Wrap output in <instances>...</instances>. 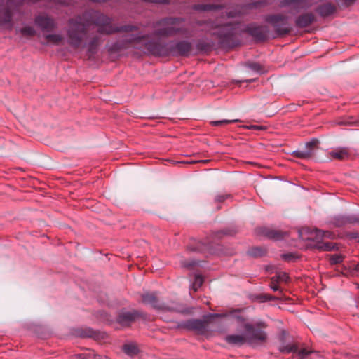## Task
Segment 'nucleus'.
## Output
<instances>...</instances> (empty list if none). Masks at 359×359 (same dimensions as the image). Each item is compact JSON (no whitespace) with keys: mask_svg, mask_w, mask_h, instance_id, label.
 I'll use <instances>...</instances> for the list:
<instances>
[{"mask_svg":"<svg viewBox=\"0 0 359 359\" xmlns=\"http://www.w3.org/2000/svg\"><path fill=\"white\" fill-rule=\"evenodd\" d=\"M207 161H208L203 160V164H204L205 162H207Z\"/></svg>","mask_w":359,"mask_h":359,"instance_id":"obj_47","label":"nucleus"},{"mask_svg":"<svg viewBox=\"0 0 359 359\" xmlns=\"http://www.w3.org/2000/svg\"><path fill=\"white\" fill-rule=\"evenodd\" d=\"M123 352L129 355L134 356L139 353L140 350L135 344H126L123 346Z\"/></svg>","mask_w":359,"mask_h":359,"instance_id":"obj_19","label":"nucleus"},{"mask_svg":"<svg viewBox=\"0 0 359 359\" xmlns=\"http://www.w3.org/2000/svg\"><path fill=\"white\" fill-rule=\"evenodd\" d=\"M87 48L86 55L88 59L92 60L97 53V48L96 47L86 46Z\"/></svg>","mask_w":359,"mask_h":359,"instance_id":"obj_27","label":"nucleus"},{"mask_svg":"<svg viewBox=\"0 0 359 359\" xmlns=\"http://www.w3.org/2000/svg\"><path fill=\"white\" fill-rule=\"evenodd\" d=\"M278 283H272V281L271 280V285L270 287L273 291H278L280 290V287L277 285Z\"/></svg>","mask_w":359,"mask_h":359,"instance_id":"obj_35","label":"nucleus"},{"mask_svg":"<svg viewBox=\"0 0 359 359\" xmlns=\"http://www.w3.org/2000/svg\"><path fill=\"white\" fill-rule=\"evenodd\" d=\"M250 128L251 129H261L262 127L261 126H255V125H253V126H251L250 127Z\"/></svg>","mask_w":359,"mask_h":359,"instance_id":"obj_41","label":"nucleus"},{"mask_svg":"<svg viewBox=\"0 0 359 359\" xmlns=\"http://www.w3.org/2000/svg\"><path fill=\"white\" fill-rule=\"evenodd\" d=\"M126 33L121 39L108 46V52L109 53H117L128 48L129 46H133L134 48L140 50L144 53L147 54L146 45L147 41H149V36L147 34L142 35L140 33Z\"/></svg>","mask_w":359,"mask_h":359,"instance_id":"obj_5","label":"nucleus"},{"mask_svg":"<svg viewBox=\"0 0 359 359\" xmlns=\"http://www.w3.org/2000/svg\"><path fill=\"white\" fill-rule=\"evenodd\" d=\"M203 11L205 10V6L203 5Z\"/></svg>","mask_w":359,"mask_h":359,"instance_id":"obj_48","label":"nucleus"},{"mask_svg":"<svg viewBox=\"0 0 359 359\" xmlns=\"http://www.w3.org/2000/svg\"><path fill=\"white\" fill-rule=\"evenodd\" d=\"M344 221L348 222V224H359V215H352L347 216V218H344Z\"/></svg>","mask_w":359,"mask_h":359,"instance_id":"obj_28","label":"nucleus"},{"mask_svg":"<svg viewBox=\"0 0 359 359\" xmlns=\"http://www.w3.org/2000/svg\"><path fill=\"white\" fill-rule=\"evenodd\" d=\"M157 25L160 27L154 31V34L156 36L170 37L181 34L190 38L195 36V34L185 26V19L183 18H164Z\"/></svg>","mask_w":359,"mask_h":359,"instance_id":"obj_4","label":"nucleus"},{"mask_svg":"<svg viewBox=\"0 0 359 359\" xmlns=\"http://www.w3.org/2000/svg\"><path fill=\"white\" fill-rule=\"evenodd\" d=\"M291 3L299 4L302 0H290Z\"/></svg>","mask_w":359,"mask_h":359,"instance_id":"obj_42","label":"nucleus"},{"mask_svg":"<svg viewBox=\"0 0 359 359\" xmlns=\"http://www.w3.org/2000/svg\"><path fill=\"white\" fill-rule=\"evenodd\" d=\"M145 316L146 313L137 310H133L131 311L121 310L116 317V322L122 326L128 327L137 318H144Z\"/></svg>","mask_w":359,"mask_h":359,"instance_id":"obj_8","label":"nucleus"},{"mask_svg":"<svg viewBox=\"0 0 359 359\" xmlns=\"http://www.w3.org/2000/svg\"><path fill=\"white\" fill-rule=\"evenodd\" d=\"M225 196H219L217 198V200L219 202L224 201Z\"/></svg>","mask_w":359,"mask_h":359,"instance_id":"obj_39","label":"nucleus"},{"mask_svg":"<svg viewBox=\"0 0 359 359\" xmlns=\"http://www.w3.org/2000/svg\"><path fill=\"white\" fill-rule=\"evenodd\" d=\"M142 302L147 305H150L156 310L168 311L180 313H191L190 309L184 306L182 304L172 302L170 305H167L160 302L156 292H146L141 294Z\"/></svg>","mask_w":359,"mask_h":359,"instance_id":"obj_6","label":"nucleus"},{"mask_svg":"<svg viewBox=\"0 0 359 359\" xmlns=\"http://www.w3.org/2000/svg\"><path fill=\"white\" fill-rule=\"evenodd\" d=\"M283 20H284V18H283L281 15H273L270 18V21L273 24H274V25L276 27L277 32L281 34H287L290 31V29L287 27H278L276 24L279 22H282Z\"/></svg>","mask_w":359,"mask_h":359,"instance_id":"obj_18","label":"nucleus"},{"mask_svg":"<svg viewBox=\"0 0 359 359\" xmlns=\"http://www.w3.org/2000/svg\"><path fill=\"white\" fill-rule=\"evenodd\" d=\"M78 359H97V358H100L99 355H96L93 351L88 353H80L75 355Z\"/></svg>","mask_w":359,"mask_h":359,"instance_id":"obj_26","label":"nucleus"},{"mask_svg":"<svg viewBox=\"0 0 359 359\" xmlns=\"http://www.w3.org/2000/svg\"><path fill=\"white\" fill-rule=\"evenodd\" d=\"M206 318H207L206 316H203V323L207 320Z\"/></svg>","mask_w":359,"mask_h":359,"instance_id":"obj_44","label":"nucleus"},{"mask_svg":"<svg viewBox=\"0 0 359 359\" xmlns=\"http://www.w3.org/2000/svg\"><path fill=\"white\" fill-rule=\"evenodd\" d=\"M318 141L316 139L306 143V149L303 150H297L293 152V155L300 158H309L313 154V149L316 147Z\"/></svg>","mask_w":359,"mask_h":359,"instance_id":"obj_13","label":"nucleus"},{"mask_svg":"<svg viewBox=\"0 0 359 359\" xmlns=\"http://www.w3.org/2000/svg\"><path fill=\"white\" fill-rule=\"evenodd\" d=\"M187 250L191 252H196V251H198L199 250V248L198 247H192L191 245H189V246H187Z\"/></svg>","mask_w":359,"mask_h":359,"instance_id":"obj_38","label":"nucleus"},{"mask_svg":"<svg viewBox=\"0 0 359 359\" xmlns=\"http://www.w3.org/2000/svg\"><path fill=\"white\" fill-rule=\"evenodd\" d=\"M201 261L189 260L183 262V266L190 270H194L196 266H199Z\"/></svg>","mask_w":359,"mask_h":359,"instance_id":"obj_25","label":"nucleus"},{"mask_svg":"<svg viewBox=\"0 0 359 359\" xmlns=\"http://www.w3.org/2000/svg\"><path fill=\"white\" fill-rule=\"evenodd\" d=\"M45 39H46L49 42L55 44L60 45L62 41L63 40V37L62 35L58 34H49L44 35Z\"/></svg>","mask_w":359,"mask_h":359,"instance_id":"obj_22","label":"nucleus"},{"mask_svg":"<svg viewBox=\"0 0 359 359\" xmlns=\"http://www.w3.org/2000/svg\"><path fill=\"white\" fill-rule=\"evenodd\" d=\"M270 237L273 238H275V239H279L280 238L279 233H276V232H272L270 235H269Z\"/></svg>","mask_w":359,"mask_h":359,"instance_id":"obj_37","label":"nucleus"},{"mask_svg":"<svg viewBox=\"0 0 359 359\" xmlns=\"http://www.w3.org/2000/svg\"><path fill=\"white\" fill-rule=\"evenodd\" d=\"M147 54L157 57H187L193 50V44L187 40L170 41L163 43L160 40L149 39L146 45Z\"/></svg>","mask_w":359,"mask_h":359,"instance_id":"obj_1","label":"nucleus"},{"mask_svg":"<svg viewBox=\"0 0 359 359\" xmlns=\"http://www.w3.org/2000/svg\"><path fill=\"white\" fill-rule=\"evenodd\" d=\"M168 0H160V2L161 3H166Z\"/></svg>","mask_w":359,"mask_h":359,"instance_id":"obj_43","label":"nucleus"},{"mask_svg":"<svg viewBox=\"0 0 359 359\" xmlns=\"http://www.w3.org/2000/svg\"><path fill=\"white\" fill-rule=\"evenodd\" d=\"M344 218H347V216H338L334 218V224L337 226H341L348 224V222L344 221Z\"/></svg>","mask_w":359,"mask_h":359,"instance_id":"obj_29","label":"nucleus"},{"mask_svg":"<svg viewBox=\"0 0 359 359\" xmlns=\"http://www.w3.org/2000/svg\"><path fill=\"white\" fill-rule=\"evenodd\" d=\"M184 163L188 164V165H199L202 163V160H196V161H185L183 162Z\"/></svg>","mask_w":359,"mask_h":359,"instance_id":"obj_33","label":"nucleus"},{"mask_svg":"<svg viewBox=\"0 0 359 359\" xmlns=\"http://www.w3.org/2000/svg\"><path fill=\"white\" fill-rule=\"evenodd\" d=\"M93 32V24L89 21H83L79 18H71L68 20L67 37L68 44L77 49L89 38Z\"/></svg>","mask_w":359,"mask_h":359,"instance_id":"obj_3","label":"nucleus"},{"mask_svg":"<svg viewBox=\"0 0 359 359\" xmlns=\"http://www.w3.org/2000/svg\"><path fill=\"white\" fill-rule=\"evenodd\" d=\"M34 24L42 32H50L57 28V23L54 18L45 13L37 15L34 18Z\"/></svg>","mask_w":359,"mask_h":359,"instance_id":"obj_9","label":"nucleus"},{"mask_svg":"<svg viewBox=\"0 0 359 359\" xmlns=\"http://www.w3.org/2000/svg\"><path fill=\"white\" fill-rule=\"evenodd\" d=\"M15 32L17 33L20 32L22 36L29 37L34 36L36 34V30L30 26H25L22 28H16Z\"/></svg>","mask_w":359,"mask_h":359,"instance_id":"obj_21","label":"nucleus"},{"mask_svg":"<svg viewBox=\"0 0 359 359\" xmlns=\"http://www.w3.org/2000/svg\"><path fill=\"white\" fill-rule=\"evenodd\" d=\"M255 252H253V254L255 255H260V250L259 249H255Z\"/></svg>","mask_w":359,"mask_h":359,"instance_id":"obj_40","label":"nucleus"},{"mask_svg":"<svg viewBox=\"0 0 359 359\" xmlns=\"http://www.w3.org/2000/svg\"><path fill=\"white\" fill-rule=\"evenodd\" d=\"M280 351L285 353L295 354L297 359H318L319 354L316 352L307 351L305 348L299 349L295 344H288L283 347Z\"/></svg>","mask_w":359,"mask_h":359,"instance_id":"obj_10","label":"nucleus"},{"mask_svg":"<svg viewBox=\"0 0 359 359\" xmlns=\"http://www.w3.org/2000/svg\"><path fill=\"white\" fill-rule=\"evenodd\" d=\"M335 8L330 4H325L318 7V12L322 16H327L334 11Z\"/></svg>","mask_w":359,"mask_h":359,"instance_id":"obj_20","label":"nucleus"},{"mask_svg":"<svg viewBox=\"0 0 359 359\" xmlns=\"http://www.w3.org/2000/svg\"><path fill=\"white\" fill-rule=\"evenodd\" d=\"M202 286V274L200 272L194 273V280L190 289V294L194 297L193 293L197 292Z\"/></svg>","mask_w":359,"mask_h":359,"instance_id":"obj_17","label":"nucleus"},{"mask_svg":"<svg viewBox=\"0 0 359 359\" xmlns=\"http://www.w3.org/2000/svg\"><path fill=\"white\" fill-rule=\"evenodd\" d=\"M289 276L286 273L281 272L271 278L272 283L279 282H287Z\"/></svg>","mask_w":359,"mask_h":359,"instance_id":"obj_24","label":"nucleus"},{"mask_svg":"<svg viewBox=\"0 0 359 359\" xmlns=\"http://www.w3.org/2000/svg\"><path fill=\"white\" fill-rule=\"evenodd\" d=\"M225 341L232 346H241L248 344L256 346L264 343L267 339L266 333L257 326L245 323L241 332L228 334L224 338Z\"/></svg>","mask_w":359,"mask_h":359,"instance_id":"obj_2","label":"nucleus"},{"mask_svg":"<svg viewBox=\"0 0 359 359\" xmlns=\"http://www.w3.org/2000/svg\"><path fill=\"white\" fill-rule=\"evenodd\" d=\"M90 37V41L88 43L83 42L82 44V47L85 48L86 46H91V47H96L98 48L99 42H100V37L97 35H94Z\"/></svg>","mask_w":359,"mask_h":359,"instance_id":"obj_23","label":"nucleus"},{"mask_svg":"<svg viewBox=\"0 0 359 359\" xmlns=\"http://www.w3.org/2000/svg\"><path fill=\"white\" fill-rule=\"evenodd\" d=\"M4 0H0V27L7 30H12L14 26L13 11L8 6H2Z\"/></svg>","mask_w":359,"mask_h":359,"instance_id":"obj_11","label":"nucleus"},{"mask_svg":"<svg viewBox=\"0 0 359 359\" xmlns=\"http://www.w3.org/2000/svg\"><path fill=\"white\" fill-rule=\"evenodd\" d=\"M330 156L338 159V160H345L348 158L350 156L349 151L346 147H339L337 148L332 151H331L330 153Z\"/></svg>","mask_w":359,"mask_h":359,"instance_id":"obj_15","label":"nucleus"},{"mask_svg":"<svg viewBox=\"0 0 359 359\" xmlns=\"http://www.w3.org/2000/svg\"><path fill=\"white\" fill-rule=\"evenodd\" d=\"M314 20V16L311 13L303 14L299 16L296 20V24L300 27H305L309 25Z\"/></svg>","mask_w":359,"mask_h":359,"instance_id":"obj_16","label":"nucleus"},{"mask_svg":"<svg viewBox=\"0 0 359 359\" xmlns=\"http://www.w3.org/2000/svg\"><path fill=\"white\" fill-rule=\"evenodd\" d=\"M200 46H201V43H198L197 44V46H198V49H200Z\"/></svg>","mask_w":359,"mask_h":359,"instance_id":"obj_46","label":"nucleus"},{"mask_svg":"<svg viewBox=\"0 0 359 359\" xmlns=\"http://www.w3.org/2000/svg\"><path fill=\"white\" fill-rule=\"evenodd\" d=\"M236 120L222 119L220 121H212L211 124L215 126H220L235 122Z\"/></svg>","mask_w":359,"mask_h":359,"instance_id":"obj_30","label":"nucleus"},{"mask_svg":"<svg viewBox=\"0 0 359 359\" xmlns=\"http://www.w3.org/2000/svg\"><path fill=\"white\" fill-rule=\"evenodd\" d=\"M176 328L187 331L202 332V319H189L177 322Z\"/></svg>","mask_w":359,"mask_h":359,"instance_id":"obj_12","label":"nucleus"},{"mask_svg":"<svg viewBox=\"0 0 359 359\" xmlns=\"http://www.w3.org/2000/svg\"><path fill=\"white\" fill-rule=\"evenodd\" d=\"M229 316H232V317L235 318L238 322L243 320V319H241V317L238 316V312L237 311L231 312L229 314Z\"/></svg>","mask_w":359,"mask_h":359,"instance_id":"obj_34","label":"nucleus"},{"mask_svg":"<svg viewBox=\"0 0 359 359\" xmlns=\"http://www.w3.org/2000/svg\"><path fill=\"white\" fill-rule=\"evenodd\" d=\"M250 68L255 72H260L262 71V67L259 63L253 62L250 64Z\"/></svg>","mask_w":359,"mask_h":359,"instance_id":"obj_32","label":"nucleus"},{"mask_svg":"<svg viewBox=\"0 0 359 359\" xmlns=\"http://www.w3.org/2000/svg\"><path fill=\"white\" fill-rule=\"evenodd\" d=\"M74 334L81 338H93L99 339L100 333L93 330L90 327L78 328L75 330Z\"/></svg>","mask_w":359,"mask_h":359,"instance_id":"obj_14","label":"nucleus"},{"mask_svg":"<svg viewBox=\"0 0 359 359\" xmlns=\"http://www.w3.org/2000/svg\"><path fill=\"white\" fill-rule=\"evenodd\" d=\"M344 257L341 255H333L330 257V261L332 264H336L341 262L343 261Z\"/></svg>","mask_w":359,"mask_h":359,"instance_id":"obj_31","label":"nucleus"},{"mask_svg":"<svg viewBox=\"0 0 359 359\" xmlns=\"http://www.w3.org/2000/svg\"><path fill=\"white\" fill-rule=\"evenodd\" d=\"M192 8L195 11H202V4H194Z\"/></svg>","mask_w":359,"mask_h":359,"instance_id":"obj_36","label":"nucleus"},{"mask_svg":"<svg viewBox=\"0 0 359 359\" xmlns=\"http://www.w3.org/2000/svg\"><path fill=\"white\" fill-rule=\"evenodd\" d=\"M259 325L262 326V327H264V323H262L259 324Z\"/></svg>","mask_w":359,"mask_h":359,"instance_id":"obj_45","label":"nucleus"},{"mask_svg":"<svg viewBox=\"0 0 359 359\" xmlns=\"http://www.w3.org/2000/svg\"><path fill=\"white\" fill-rule=\"evenodd\" d=\"M97 26V32L100 34H111L116 32H131L137 29V27L126 25L120 27H114L111 19L104 15H99L93 23Z\"/></svg>","mask_w":359,"mask_h":359,"instance_id":"obj_7","label":"nucleus"}]
</instances>
